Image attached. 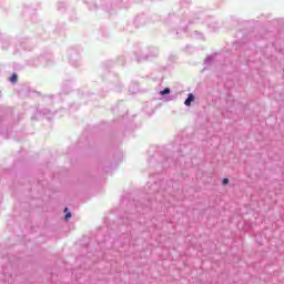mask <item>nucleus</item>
I'll use <instances>...</instances> for the list:
<instances>
[{"mask_svg":"<svg viewBox=\"0 0 284 284\" xmlns=\"http://www.w3.org/2000/svg\"><path fill=\"white\" fill-rule=\"evenodd\" d=\"M11 83H17V73H13L10 78Z\"/></svg>","mask_w":284,"mask_h":284,"instance_id":"5","label":"nucleus"},{"mask_svg":"<svg viewBox=\"0 0 284 284\" xmlns=\"http://www.w3.org/2000/svg\"><path fill=\"white\" fill-rule=\"evenodd\" d=\"M204 63H212V55L206 57V59L204 60Z\"/></svg>","mask_w":284,"mask_h":284,"instance_id":"6","label":"nucleus"},{"mask_svg":"<svg viewBox=\"0 0 284 284\" xmlns=\"http://www.w3.org/2000/svg\"><path fill=\"white\" fill-rule=\"evenodd\" d=\"M159 55V51H156V49L152 48L151 49V54H148V51H143L142 57L138 58V61H148V59H150V57H158Z\"/></svg>","mask_w":284,"mask_h":284,"instance_id":"1","label":"nucleus"},{"mask_svg":"<svg viewBox=\"0 0 284 284\" xmlns=\"http://www.w3.org/2000/svg\"><path fill=\"white\" fill-rule=\"evenodd\" d=\"M160 94L164 97L165 94H170V88H165L164 90L160 91Z\"/></svg>","mask_w":284,"mask_h":284,"instance_id":"4","label":"nucleus"},{"mask_svg":"<svg viewBox=\"0 0 284 284\" xmlns=\"http://www.w3.org/2000/svg\"><path fill=\"white\" fill-rule=\"evenodd\" d=\"M222 183H223L224 185H227V183H230V179L224 178V179L222 180Z\"/></svg>","mask_w":284,"mask_h":284,"instance_id":"7","label":"nucleus"},{"mask_svg":"<svg viewBox=\"0 0 284 284\" xmlns=\"http://www.w3.org/2000/svg\"><path fill=\"white\" fill-rule=\"evenodd\" d=\"M192 101H194V93H190L186 98V100L184 101V105H186V108H190V105H192Z\"/></svg>","mask_w":284,"mask_h":284,"instance_id":"2","label":"nucleus"},{"mask_svg":"<svg viewBox=\"0 0 284 284\" xmlns=\"http://www.w3.org/2000/svg\"><path fill=\"white\" fill-rule=\"evenodd\" d=\"M64 212H65V216L64 219L68 221L70 219H72V213H70V211H68V207L64 209Z\"/></svg>","mask_w":284,"mask_h":284,"instance_id":"3","label":"nucleus"}]
</instances>
